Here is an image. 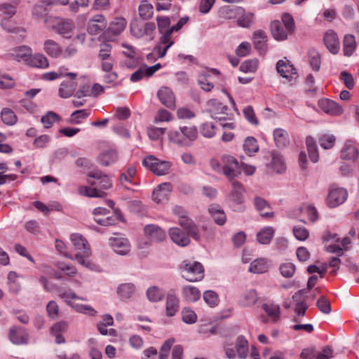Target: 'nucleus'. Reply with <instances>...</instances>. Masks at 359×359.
<instances>
[{
  "label": "nucleus",
  "mask_w": 359,
  "mask_h": 359,
  "mask_svg": "<svg viewBox=\"0 0 359 359\" xmlns=\"http://www.w3.org/2000/svg\"><path fill=\"white\" fill-rule=\"evenodd\" d=\"M208 111L211 117L219 121L231 119L232 114L228 112V107L217 100H210L208 103Z\"/></svg>",
  "instance_id": "obj_6"
},
{
  "label": "nucleus",
  "mask_w": 359,
  "mask_h": 359,
  "mask_svg": "<svg viewBox=\"0 0 359 359\" xmlns=\"http://www.w3.org/2000/svg\"><path fill=\"white\" fill-rule=\"evenodd\" d=\"M208 210L216 224H217L218 225H223L225 223V213L218 206L210 205Z\"/></svg>",
  "instance_id": "obj_41"
},
{
  "label": "nucleus",
  "mask_w": 359,
  "mask_h": 359,
  "mask_svg": "<svg viewBox=\"0 0 359 359\" xmlns=\"http://www.w3.org/2000/svg\"><path fill=\"white\" fill-rule=\"evenodd\" d=\"M209 77V74L201 73L198 80V84L201 86V88L207 92L210 91L214 87V84L208 80Z\"/></svg>",
  "instance_id": "obj_51"
},
{
  "label": "nucleus",
  "mask_w": 359,
  "mask_h": 359,
  "mask_svg": "<svg viewBox=\"0 0 359 359\" xmlns=\"http://www.w3.org/2000/svg\"><path fill=\"white\" fill-rule=\"evenodd\" d=\"M244 150L250 156L252 154L256 153L259 147L257 143L255 138L252 137H248L245 139L243 144Z\"/></svg>",
  "instance_id": "obj_48"
},
{
  "label": "nucleus",
  "mask_w": 359,
  "mask_h": 359,
  "mask_svg": "<svg viewBox=\"0 0 359 359\" xmlns=\"http://www.w3.org/2000/svg\"><path fill=\"white\" fill-rule=\"evenodd\" d=\"M1 25L4 30L9 33L19 34L25 32L23 28L15 26L12 21L8 20V19H4L1 21Z\"/></svg>",
  "instance_id": "obj_49"
},
{
  "label": "nucleus",
  "mask_w": 359,
  "mask_h": 359,
  "mask_svg": "<svg viewBox=\"0 0 359 359\" xmlns=\"http://www.w3.org/2000/svg\"><path fill=\"white\" fill-rule=\"evenodd\" d=\"M306 144L311 161L316 163L318 160V154L316 145L315 140L311 137H307L306 139Z\"/></svg>",
  "instance_id": "obj_46"
},
{
  "label": "nucleus",
  "mask_w": 359,
  "mask_h": 359,
  "mask_svg": "<svg viewBox=\"0 0 359 359\" xmlns=\"http://www.w3.org/2000/svg\"><path fill=\"white\" fill-rule=\"evenodd\" d=\"M173 32L170 29H167L163 32V35L161 38V43L166 44L165 46L162 49L160 45H158L154 48V53H158V57H163L168 49L172 45L173 41L170 39V35Z\"/></svg>",
  "instance_id": "obj_16"
},
{
  "label": "nucleus",
  "mask_w": 359,
  "mask_h": 359,
  "mask_svg": "<svg viewBox=\"0 0 359 359\" xmlns=\"http://www.w3.org/2000/svg\"><path fill=\"white\" fill-rule=\"evenodd\" d=\"M117 159V151L113 149L104 152L98 156L99 163L104 166H108L110 164L115 163Z\"/></svg>",
  "instance_id": "obj_32"
},
{
  "label": "nucleus",
  "mask_w": 359,
  "mask_h": 359,
  "mask_svg": "<svg viewBox=\"0 0 359 359\" xmlns=\"http://www.w3.org/2000/svg\"><path fill=\"white\" fill-rule=\"evenodd\" d=\"M257 301V294L255 290H250L243 293L240 299V304L243 306H250Z\"/></svg>",
  "instance_id": "obj_39"
},
{
  "label": "nucleus",
  "mask_w": 359,
  "mask_h": 359,
  "mask_svg": "<svg viewBox=\"0 0 359 359\" xmlns=\"http://www.w3.org/2000/svg\"><path fill=\"white\" fill-rule=\"evenodd\" d=\"M135 287L132 283H124L118 286L117 293L122 299H129L134 294Z\"/></svg>",
  "instance_id": "obj_45"
},
{
  "label": "nucleus",
  "mask_w": 359,
  "mask_h": 359,
  "mask_svg": "<svg viewBox=\"0 0 359 359\" xmlns=\"http://www.w3.org/2000/svg\"><path fill=\"white\" fill-rule=\"evenodd\" d=\"M126 26V21L123 18H116L109 25L107 30V34L113 36L120 34Z\"/></svg>",
  "instance_id": "obj_25"
},
{
  "label": "nucleus",
  "mask_w": 359,
  "mask_h": 359,
  "mask_svg": "<svg viewBox=\"0 0 359 359\" xmlns=\"http://www.w3.org/2000/svg\"><path fill=\"white\" fill-rule=\"evenodd\" d=\"M356 48V42L354 36L347 34L344 39V54L346 56H351L353 55Z\"/></svg>",
  "instance_id": "obj_37"
},
{
  "label": "nucleus",
  "mask_w": 359,
  "mask_h": 359,
  "mask_svg": "<svg viewBox=\"0 0 359 359\" xmlns=\"http://www.w3.org/2000/svg\"><path fill=\"white\" fill-rule=\"evenodd\" d=\"M9 339L13 344H25L28 339V334L23 329L13 327L10 330Z\"/></svg>",
  "instance_id": "obj_22"
},
{
  "label": "nucleus",
  "mask_w": 359,
  "mask_h": 359,
  "mask_svg": "<svg viewBox=\"0 0 359 359\" xmlns=\"http://www.w3.org/2000/svg\"><path fill=\"white\" fill-rule=\"evenodd\" d=\"M222 173L226 176L231 182L234 178L238 177L241 173V167L239 165L238 161L233 156L224 155L222 158Z\"/></svg>",
  "instance_id": "obj_5"
},
{
  "label": "nucleus",
  "mask_w": 359,
  "mask_h": 359,
  "mask_svg": "<svg viewBox=\"0 0 359 359\" xmlns=\"http://www.w3.org/2000/svg\"><path fill=\"white\" fill-rule=\"evenodd\" d=\"M255 14L252 12L243 13L237 19V25L244 28H250L255 23Z\"/></svg>",
  "instance_id": "obj_42"
},
{
  "label": "nucleus",
  "mask_w": 359,
  "mask_h": 359,
  "mask_svg": "<svg viewBox=\"0 0 359 359\" xmlns=\"http://www.w3.org/2000/svg\"><path fill=\"white\" fill-rule=\"evenodd\" d=\"M258 66L257 60H248L243 62L240 66V70L243 72H255Z\"/></svg>",
  "instance_id": "obj_54"
},
{
  "label": "nucleus",
  "mask_w": 359,
  "mask_h": 359,
  "mask_svg": "<svg viewBox=\"0 0 359 359\" xmlns=\"http://www.w3.org/2000/svg\"><path fill=\"white\" fill-rule=\"evenodd\" d=\"M271 32L276 40L283 41L287 38V31L285 30L281 22L278 20L271 23Z\"/></svg>",
  "instance_id": "obj_26"
},
{
  "label": "nucleus",
  "mask_w": 359,
  "mask_h": 359,
  "mask_svg": "<svg viewBox=\"0 0 359 359\" xmlns=\"http://www.w3.org/2000/svg\"><path fill=\"white\" fill-rule=\"evenodd\" d=\"M318 107L325 113L332 116H339L343 113L342 107L336 102L329 99L320 100Z\"/></svg>",
  "instance_id": "obj_9"
},
{
  "label": "nucleus",
  "mask_w": 359,
  "mask_h": 359,
  "mask_svg": "<svg viewBox=\"0 0 359 359\" xmlns=\"http://www.w3.org/2000/svg\"><path fill=\"white\" fill-rule=\"evenodd\" d=\"M179 309V300L173 294H168L166 301V315L173 316Z\"/></svg>",
  "instance_id": "obj_33"
},
{
  "label": "nucleus",
  "mask_w": 359,
  "mask_h": 359,
  "mask_svg": "<svg viewBox=\"0 0 359 359\" xmlns=\"http://www.w3.org/2000/svg\"><path fill=\"white\" fill-rule=\"evenodd\" d=\"M45 22L53 31L62 35L64 38H72L74 29V24L72 20L50 16L45 20Z\"/></svg>",
  "instance_id": "obj_2"
},
{
  "label": "nucleus",
  "mask_w": 359,
  "mask_h": 359,
  "mask_svg": "<svg viewBox=\"0 0 359 359\" xmlns=\"http://www.w3.org/2000/svg\"><path fill=\"white\" fill-rule=\"evenodd\" d=\"M233 190L231 193V200L238 204H242L243 202L244 189L242 184L237 182L233 181L231 183Z\"/></svg>",
  "instance_id": "obj_29"
},
{
  "label": "nucleus",
  "mask_w": 359,
  "mask_h": 359,
  "mask_svg": "<svg viewBox=\"0 0 359 359\" xmlns=\"http://www.w3.org/2000/svg\"><path fill=\"white\" fill-rule=\"evenodd\" d=\"M358 156V151L354 144L351 141H348L344 144L341 157L344 160L355 161Z\"/></svg>",
  "instance_id": "obj_24"
},
{
  "label": "nucleus",
  "mask_w": 359,
  "mask_h": 359,
  "mask_svg": "<svg viewBox=\"0 0 359 359\" xmlns=\"http://www.w3.org/2000/svg\"><path fill=\"white\" fill-rule=\"evenodd\" d=\"M201 133L203 136L208 138H211L215 135V126L212 123H204L200 128Z\"/></svg>",
  "instance_id": "obj_53"
},
{
  "label": "nucleus",
  "mask_w": 359,
  "mask_h": 359,
  "mask_svg": "<svg viewBox=\"0 0 359 359\" xmlns=\"http://www.w3.org/2000/svg\"><path fill=\"white\" fill-rule=\"evenodd\" d=\"M157 96L160 102L169 109L175 107V96L173 92L168 87H161L158 93Z\"/></svg>",
  "instance_id": "obj_12"
},
{
  "label": "nucleus",
  "mask_w": 359,
  "mask_h": 359,
  "mask_svg": "<svg viewBox=\"0 0 359 359\" xmlns=\"http://www.w3.org/2000/svg\"><path fill=\"white\" fill-rule=\"evenodd\" d=\"M142 164L153 173L158 176L167 175L172 165L170 161L159 160L152 155L144 158L142 161Z\"/></svg>",
  "instance_id": "obj_4"
},
{
  "label": "nucleus",
  "mask_w": 359,
  "mask_h": 359,
  "mask_svg": "<svg viewBox=\"0 0 359 359\" xmlns=\"http://www.w3.org/2000/svg\"><path fill=\"white\" fill-rule=\"evenodd\" d=\"M71 241L74 248L79 250L78 252L82 253L86 256L90 255V250L88 243L85 238L78 233H74L71 236Z\"/></svg>",
  "instance_id": "obj_17"
},
{
  "label": "nucleus",
  "mask_w": 359,
  "mask_h": 359,
  "mask_svg": "<svg viewBox=\"0 0 359 359\" xmlns=\"http://www.w3.org/2000/svg\"><path fill=\"white\" fill-rule=\"evenodd\" d=\"M309 60L311 68L318 72L320 70L321 65V57L320 53L314 48H311L309 50Z\"/></svg>",
  "instance_id": "obj_44"
},
{
  "label": "nucleus",
  "mask_w": 359,
  "mask_h": 359,
  "mask_svg": "<svg viewBox=\"0 0 359 359\" xmlns=\"http://www.w3.org/2000/svg\"><path fill=\"white\" fill-rule=\"evenodd\" d=\"M266 39L267 36L265 32L262 30H256L253 33V43L255 48L259 52L260 54H264L267 50Z\"/></svg>",
  "instance_id": "obj_18"
},
{
  "label": "nucleus",
  "mask_w": 359,
  "mask_h": 359,
  "mask_svg": "<svg viewBox=\"0 0 359 359\" xmlns=\"http://www.w3.org/2000/svg\"><path fill=\"white\" fill-rule=\"evenodd\" d=\"M182 320L185 323L192 324L194 323L197 320V316L194 311L189 309H184L182 311Z\"/></svg>",
  "instance_id": "obj_61"
},
{
  "label": "nucleus",
  "mask_w": 359,
  "mask_h": 359,
  "mask_svg": "<svg viewBox=\"0 0 359 359\" xmlns=\"http://www.w3.org/2000/svg\"><path fill=\"white\" fill-rule=\"evenodd\" d=\"M325 46L332 54H337L339 50V40L337 34L332 29L327 30L323 37Z\"/></svg>",
  "instance_id": "obj_11"
},
{
  "label": "nucleus",
  "mask_w": 359,
  "mask_h": 359,
  "mask_svg": "<svg viewBox=\"0 0 359 359\" xmlns=\"http://www.w3.org/2000/svg\"><path fill=\"white\" fill-rule=\"evenodd\" d=\"M274 234V229L271 226L263 228L257 234V238L259 243L266 245L270 243Z\"/></svg>",
  "instance_id": "obj_34"
},
{
  "label": "nucleus",
  "mask_w": 359,
  "mask_h": 359,
  "mask_svg": "<svg viewBox=\"0 0 359 359\" xmlns=\"http://www.w3.org/2000/svg\"><path fill=\"white\" fill-rule=\"evenodd\" d=\"M107 20L103 15L92 16L87 24V31L91 35H96L106 29Z\"/></svg>",
  "instance_id": "obj_7"
},
{
  "label": "nucleus",
  "mask_w": 359,
  "mask_h": 359,
  "mask_svg": "<svg viewBox=\"0 0 359 359\" xmlns=\"http://www.w3.org/2000/svg\"><path fill=\"white\" fill-rule=\"evenodd\" d=\"M268 270V264L266 259L261 258L251 262L249 271L254 273H265Z\"/></svg>",
  "instance_id": "obj_40"
},
{
  "label": "nucleus",
  "mask_w": 359,
  "mask_h": 359,
  "mask_svg": "<svg viewBox=\"0 0 359 359\" xmlns=\"http://www.w3.org/2000/svg\"><path fill=\"white\" fill-rule=\"evenodd\" d=\"M203 299L212 307L216 306L218 303V297L217 294L211 290H208L204 292Z\"/></svg>",
  "instance_id": "obj_63"
},
{
  "label": "nucleus",
  "mask_w": 359,
  "mask_h": 359,
  "mask_svg": "<svg viewBox=\"0 0 359 359\" xmlns=\"http://www.w3.org/2000/svg\"><path fill=\"white\" fill-rule=\"evenodd\" d=\"M197 136L198 130L195 126H182L168 132L169 140L180 146H189Z\"/></svg>",
  "instance_id": "obj_1"
},
{
  "label": "nucleus",
  "mask_w": 359,
  "mask_h": 359,
  "mask_svg": "<svg viewBox=\"0 0 359 359\" xmlns=\"http://www.w3.org/2000/svg\"><path fill=\"white\" fill-rule=\"evenodd\" d=\"M276 69L281 76L290 80L292 79L293 76L297 74L296 69L293 65L283 60L277 62Z\"/></svg>",
  "instance_id": "obj_20"
},
{
  "label": "nucleus",
  "mask_w": 359,
  "mask_h": 359,
  "mask_svg": "<svg viewBox=\"0 0 359 359\" xmlns=\"http://www.w3.org/2000/svg\"><path fill=\"white\" fill-rule=\"evenodd\" d=\"M271 166L273 170L277 173L283 172L285 170L286 167L282 156L276 151H271Z\"/></svg>",
  "instance_id": "obj_28"
},
{
  "label": "nucleus",
  "mask_w": 359,
  "mask_h": 359,
  "mask_svg": "<svg viewBox=\"0 0 359 359\" xmlns=\"http://www.w3.org/2000/svg\"><path fill=\"white\" fill-rule=\"evenodd\" d=\"M2 121L8 126H13L17 123L18 118L14 111L9 108H4L1 111Z\"/></svg>",
  "instance_id": "obj_43"
},
{
  "label": "nucleus",
  "mask_w": 359,
  "mask_h": 359,
  "mask_svg": "<svg viewBox=\"0 0 359 359\" xmlns=\"http://www.w3.org/2000/svg\"><path fill=\"white\" fill-rule=\"evenodd\" d=\"M43 50L50 57L57 58L62 53V47L54 40L47 39L43 43Z\"/></svg>",
  "instance_id": "obj_21"
},
{
  "label": "nucleus",
  "mask_w": 359,
  "mask_h": 359,
  "mask_svg": "<svg viewBox=\"0 0 359 359\" xmlns=\"http://www.w3.org/2000/svg\"><path fill=\"white\" fill-rule=\"evenodd\" d=\"M169 236L171 240L178 245L187 246L190 243L189 236L187 235L182 230L177 227L170 228L169 230Z\"/></svg>",
  "instance_id": "obj_15"
},
{
  "label": "nucleus",
  "mask_w": 359,
  "mask_h": 359,
  "mask_svg": "<svg viewBox=\"0 0 359 359\" xmlns=\"http://www.w3.org/2000/svg\"><path fill=\"white\" fill-rule=\"evenodd\" d=\"M16 13L15 7L10 4L0 5V15H4L5 18H10Z\"/></svg>",
  "instance_id": "obj_57"
},
{
  "label": "nucleus",
  "mask_w": 359,
  "mask_h": 359,
  "mask_svg": "<svg viewBox=\"0 0 359 359\" xmlns=\"http://www.w3.org/2000/svg\"><path fill=\"white\" fill-rule=\"evenodd\" d=\"M273 136L276 144L279 148H285L290 143L288 134L287 131L283 129H276L273 132Z\"/></svg>",
  "instance_id": "obj_30"
},
{
  "label": "nucleus",
  "mask_w": 359,
  "mask_h": 359,
  "mask_svg": "<svg viewBox=\"0 0 359 359\" xmlns=\"http://www.w3.org/2000/svg\"><path fill=\"white\" fill-rule=\"evenodd\" d=\"M147 295L149 300L151 302H158L161 300L163 297V293L156 286L149 287L147 290Z\"/></svg>",
  "instance_id": "obj_59"
},
{
  "label": "nucleus",
  "mask_w": 359,
  "mask_h": 359,
  "mask_svg": "<svg viewBox=\"0 0 359 359\" xmlns=\"http://www.w3.org/2000/svg\"><path fill=\"white\" fill-rule=\"evenodd\" d=\"M235 349L239 358H246L248 355V342L243 336H239L236 341Z\"/></svg>",
  "instance_id": "obj_27"
},
{
  "label": "nucleus",
  "mask_w": 359,
  "mask_h": 359,
  "mask_svg": "<svg viewBox=\"0 0 359 359\" xmlns=\"http://www.w3.org/2000/svg\"><path fill=\"white\" fill-rule=\"evenodd\" d=\"M27 63L33 67L47 68L49 65L47 57L41 53L29 54Z\"/></svg>",
  "instance_id": "obj_23"
},
{
  "label": "nucleus",
  "mask_w": 359,
  "mask_h": 359,
  "mask_svg": "<svg viewBox=\"0 0 359 359\" xmlns=\"http://www.w3.org/2000/svg\"><path fill=\"white\" fill-rule=\"evenodd\" d=\"M335 137L332 135L324 134L319 138L320 145L325 149L333 147L335 143Z\"/></svg>",
  "instance_id": "obj_52"
},
{
  "label": "nucleus",
  "mask_w": 359,
  "mask_h": 359,
  "mask_svg": "<svg viewBox=\"0 0 359 359\" xmlns=\"http://www.w3.org/2000/svg\"><path fill=\"white\" fill-rule=\"evenodd\" d=\"M59 119V116L53 112L49 111L45 116L41 118V123L44 125L46 128H49L51 127L53 123Z\"/></svg>",
  "instance_id": "obj_58"
},
{
  "label": "nucleus",
  "mask_w": 359,
  "mask_h": 359,
  "mask_svg": "<svg viewBox=\"0 0 359 359\" xmlns=\"http://www.w3.org/2000/svg\"><path fill=\"white\" fill-rule=\"evenodd\" d=\"M182 294L187 300L196 302L200 299L201 292L194 286L187 285L182 288Z\"/></svg>",
  "instance_id": "obj_35"
},
{
  "label": "nucleus",
  "mask_w": 359,
  "mask_h": 359,
  "mask_svg": "<svg viewBox=\"0 0 359 359\" xmlns=\"http://www.w3.org/2000/svg\"><path fill=\"white\" fill-rule=\"evenodd\" d=\"M79 192L81 195L88 197L103 198L106 196V193L96 187H90L87 186H81L79 188Z\"/></svg>",
  "instance_id": "obj_36"
},
{
  "label": "nucleus",
  "mask_w": 359,
  "mask_h": 359,
  "mask_svg": "<svg viewBox=\"0 0 359 359\" xmlns=\"http://www.w3.org/2000/svg\"><path fill=\"white\" fill-rule=\"evenodd\" d=\"M179 224L183 227L187 233L196 241L200 240V234L195 223L186 215H182L179 218Z\"/></svg>",
  "instance_id": "obj_10"
},
{
  "label": "nucleus",
  "mask_w": 359,
  "mask_h": 359,
  "mask_svg": "<svg viewBox=\"0 0 359 359\" xmlns=\"http://www.w3.org/2000/svg\"><path fill=\"white\" fill-rule=\"evenodd\" d=\"M87 182L92 187H100V190H106L109 189L111 187L112 183L110 177L108 175L104 176V177L100 180V182H94L89 179H87Z\"/></svg>",
  "instance_id": "obj_50"
},
{
  "label": "nucleus",
  "mask_w": 359,
  "mask_h": 359,
  "mask_svg": "<svg viewBox=\"0 0 359 359\" xmlns=\"http://www.w3.org/2000/svg\"><path fill=\"white\" fill-rule=\"evenodd\" d=\"M280 271L284 277L290 278L294 273L295 266L292 263L283 264L280 266Z\"/></svg>",
  "instance_id": "obj_60"
},
{
  "label": "nucleus",
  "mask_w": 359,
  "mask_h": 359,
  "mask_svg": "<svg viewBox=\"0 0 359 359\" xmlns=\"http://www.w3.org/2000/svg\"><path fill=\"white\" fill-rule=\"evenodd\" d=\"M170 191L171 184L170 183H163L154 190L152 198L157 203H163L168 200Z\"/></svg>",
  "instance_id": "obj_14"
},
{
  "label": "nucleus",
  "mask_w": 359,
  "mask_h": 359,
  "mask_svg": "<svg viewBox=\"0 0 359 359\" xmlns=\"http://www.w3.org/2000/svg\"><path fill=\"white\" fill-rule=\"evenodd\" d=\"M293 233L295 238L299 241H305L309 236V231L306 228L299 226H294Z\"/></svg>",
  "instance_id": "obj_62"
},
{
  "label": "nucleus",
  "mask_w": 359,
  "mask_h": 359,
  "mask_svg": "<svg viewBox=\"0 0 359 359\" xmlns=\"http://www.w3.org/2000/svg\"><path fill=\"white\" fill-rule=\"evenodd\" d=\"M153 10V6L147 1H142L139 6L140 15L145 20L152 17Z\"/></svg>",
  "instance_id": "obj_47"
},
{
  "label": "nucleus",
  "mask_w": 359,
  "mask_h": 359,
  "mask_svg": "<svg viewBox=\"0 0 359 359\" xmlns=\"http://www.w3.org/2000/svg\"><path fill=\"white\" fill-rule=\"evenodd\" d=\"M180 269L182 277L190 282L200 281L204 277L203 266L198 262H184L180 266Z\"/></svg>",
  "instance_id": "obj_3"
},
{
  "label": "nucleus",
  "mask_w": 359,
  "mask_h": 359,
  "mask_svg": "<svg viewBox=\"0 0 359 359\" xmlns=\"http://www.w3.org/2000/svg\"><path fill=\"white\" fill-rule=\"evenodd\" d=\"M29 54L30 48L27 46H22L12 50L11 53H10L8 55L10 57L13 58L17 61L23 60L27 62Z\"/></svg>",
  "instance_id": "obj_31"
},
{
  "label": "nucleus",
  "mask_w": 359,
  "mask_h": 359,
  "mask_svg": "<svg viewBox=\"0 0 359 359\" xmlns=\"http://www.w3.org/2000/svg\"><path fill=\"white\" fill-rule=\"evenodd\" d=\"M316 306L322 313L328 314L331 312L332 309L330 303L325 296H321L318 299Z\"/></svg>",
  "instance_id": "obj_56"
},
{
  "label": "nucleus",
  "mask_w": 359,
  "mask_h": 359,
  "mask_svg": "<svg viewBox=\"0 0 359 359\" xmlns=\"http://www.w3.org/2000/svg\"><path fill=\"white\" fill-rule=\"evenodd\" d=\"M111 240V245L114 250L118 255H127L130 250V243L124 238H113Z\"/></svg>",
  "instance_id": "obj_19"
},
{
  "label": "nucleus",
  "mask_w": 359,
  "mask_h": 359,
  "mask_svg": "<svg viewBox=\"0 0 359 359\" xmlns=\"http://www.w3.org/2000/svg\"><path fill=\"white\" fill-rule=\"evenodd\" d=\"M282 21L284 26L289 34L294 30V22L293 18L288 13H285L282 16Z\"/></svg>",
  "instance_id": "obj_64"
},
{
  "label": "nucleus",
  "mask_w": 359,
  "mask_h": 359,
  "mask_svg": "<svg viewBox=\"0 0 359 359\" xmlns=\"http://www.w3.org/2000/svg\"><path fill=\"white\" fill-rule=\"evenodd\" d=\"M347 191L342 188L332 189L327 197V204L330 208H335L343 203L347 198Z\"/></svg>",
  "instance_id": "obj_8"
},
{
  "label": "nucleus",
  "mask_w": 359,
  "mask_h": 359,
  "mask_svg": "<svg viewBox=\"0 0 359 359\" xmlns=\"http://www.w3.org/2000/svg\"><path fill=\"white\" fill-rule=\"evenodd\" d=\"M144 231L146 237L152 241L161 242L166 238L164 231L155 224L146 225Z\"/></svg>",
  "instance_id": "obj_13"
},
{
  "label": "nucleus",
  "mask_w": 359,
  "mask_h": 359,
  "mask_svg": "<svg viewBox=\"0 0 359 359\" xmlns=\"http://www.w3.org/2000/svg\"><path fill=\"white\" fill-rule=\"evenodd\" d=\"M76 83L72 81H63L60 84L59 95L62 98L70 97L76 89Z\"/></svg>",
  "instance_id": "obj_38"
},
{
  "label": "nucleus",
  "mask_w": 359,
  "mask_h": 359,
  "mask_svg": "<svg viewBox=\"0 0 359 359\" xmlns=\"http://www.w3.org/2000/svg\"><path fill=\"white\" fill-rule=\"evenodd\" d=\"M175 342V339L173 338H170L167 339L163 344L162 345L160 353H159V359H168L170 348Z\"/></svg>",
  "instance_id": "obj_55"
}]
</instances>
